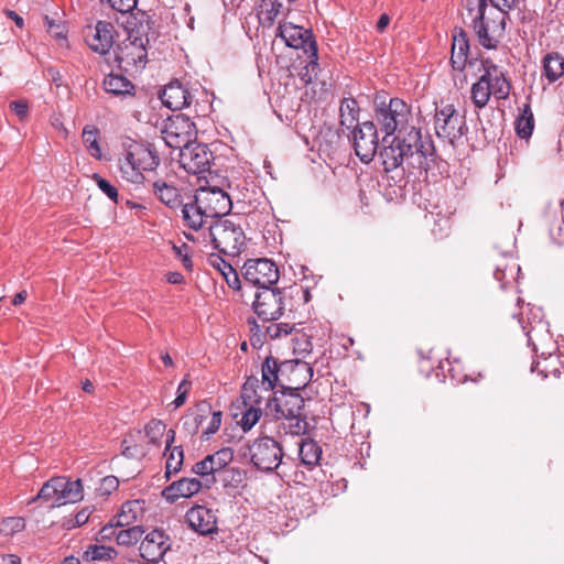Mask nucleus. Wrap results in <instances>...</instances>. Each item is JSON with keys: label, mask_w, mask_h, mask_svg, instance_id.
Instances as JSON below:
<instances>
[{"label": "nucleus", "mask_w": 564, "mask_h": 564, "mask_svg": "<svg viewBox=\"0 0 564 564\" xmlns=\"http://www.w3.org/2000/svg\"><path fill=\"white\" fill-rule=\"evenodd\" d=\"M213 160V152L203 143L194 141L180 150V164L191 174L208 171Z\"/></svg>", "instance_id": "obj_17"}, {"label": "nucleus", "mask_w": 564, "mask_h": 564, "mask_svg": "<svg viewBox=\"0 0 564 564\" xmlns=\"http://www.w3.org/2000/svg\"><path fill=\"white\" fill-rule=\"evenodd\" d=\"M93 180L96 182L98 188L107 195L113 203L119 204L118 188L109 181L104 178L100 174L94 173Z\"/></svg>", "instance_id": "obj_54"}, {"label": "nucleus", "mask_w": 564, "mask_h": 564, "mask_svg": "<svg viewBox=\"0 0 564 564\" xmlns=\"http://www.w3.org/2000/svg\"><path fill=\"white\" fill-rule=\"evenodd\" d=\"M188 246L186 243H182L181 246L173 245V250L175 256L181 259L183 267L191 271L193 268V261L188 256Z\"/></svg>", "instance_id": "obj_60"}, {"label": "nucleus", "mask_w": 564, "mask_h": 564, "mask_svg": "<svg viewBox=\"0 0 564 564\" xmlns=\"http://www.w3.org/2000/svg\"><path fill=\"white\" fill-rule=\"evenodd\" d=\"M215 458L218 459L225 468H228L229 464L234 459V452L229 447H224L215 453Z\"/></svg>", "instance_id": "obj_64"}, {"label": "nucleus", "mask_w": 564, "mask_h": 564, "mask_svg": "<svg viewBox=\"0 0 564 564\" xmlns=\"http://www.w3.org/2000/svg\"><path fill=\"white\" fill-rule=\"evenodd\" d=\"M166 425L161 421L153 419L144 427V432L151 444H159L164 435Z\"/></svg>", "instance_id": "obj_52"}, {"label": "nucleus", "mask_w": 564, "mask_h": 564, "mask_svg": "<svg viewBox=\"0 0 564 564\" xmlns=\"http://www.w3.org/2000/svg\"><path fill=\"white\" fill-rule=\"evenodd\" d=\"M297 368L301 375H306V361L300 359L280 361L281 389H289L292 375Z\"/></svg>", "instance_id": "obj_41"}, {"label": "nucleus", "mask_w": 564, "mask_h": 564, "mask_svg": "<svg viewBox=\"0 0 564 564\" xmlns=\"http://www.w3.org/2000/svg\"><path fill=\"white\" fill-rule=\"evenodd\" d=\"M185 520L188 527L200 535L217 533V517L212 509L196 505L187 510Z\"/></svg>", "instance_id": "obj_20"}, {"label": "nucleus", "mask_w": 564, "mask_h": 564, "mask_svg": "<svg viewBox=\"0 0 564 564\" xmlns=\"http://www.w3.org/2000/svg\"><path fill=\"white\" fill-rule=\"evenodd\" d=\"M469 39L462 28L455 29L452 44L451 65L453 69L463 72L468 63Z\"/></svg>", "instance_id": "obj_25"}, {"label": "nucleus", "mask_w": 564, "mask_h": 564, "mask_svg": "<svg viewBox=\"0 0 564 564\" xmlns=\"http://www.w3.org/2000/svg\"><path fill=\"white\" fill-rule=\"evenodd\" d=\"M313 345L310 338L302 334L293 339L294 354L304 357L312 351Z\"/></svg>", "instance_id": "obj_57"}, {"label": "nucleus", "mask_w": 564, "mask_h": 564, "mask_svg": "<svg viewBox=\"0 0 564 564\" xmlns=\"http://www.w3.org/2000/svg\"><path fill=\"white\" fill-rule=\"evenodd\" d=\"M64 482V477H53L47 480L37 495L33 497L28 505H32L35 501L41 500L42 502L50 503L51 507H59L62 506V501L59 499V490Z\"/></svg>", "instance_id": "obj_30"}, {"label": "nucleus", "mask_w": 564, "mask_h": 564, "mask_svg": "<svg viewBox=\"0 0 564 564\" xmlns=\"http://www.w3.org/2000/svg\"><path fill=\"white\" fill-rule=\"evenodd\" d=\"M101 2H105V0H101ZM106 2L112 10L128 13L137 7L138 0H106Z\"/></svg>", "instance_id": "obj_58"}, {"label": "nucleus", "mask_w": 564, "mask_h": 564, "mask_svg": "<svg viewBox=\"0 0 564 564\" xmlns=\"http://www.w3.org/2000/svg\"><path fill=\"white\" fill-rule=\"evenodd\" d=\"M208 261L224 276L229 288L240 290L241 282L239 275L230 263L217 254H210Z\"/></svg>", "instance_id": "obj_34"}, {"label": "nucleus", "mask_w": 564, "mask_h": 564, "mask_svg": "<svg viewBox=\"0 0 564 564\" xmlns=\"http://www.w3.org/2000/svg\"><path fill=\"white\" fill-rule=\"evenodd\" d=\"M153 194L165 206L176 208L182 206V195L180 191L164 180H155L151 183Z\"/></svg>", "instance_id": "obj_29"}, {"label": "nucleus", "mask_w": 564, "mask_h": 564, "mask_svg": "<svg viewBox=\"0 0 564 564\" xmlns=\"http://www.w3.org/2000/svg\"><path fill=\"white\" fill-rule=\"evenodd\" d=\"M242 275L246 282L259 290L272 288L280 278L278 265L268 258L247 260L242 267Z\"/></svg>", "instance_id": "obj_11"}, {"label": "nucleus", "mask_w": 564, "mask_h": 564, "mask_svg": "<svg viewBox=\"0 0 564 564\" xmlns=\"http://www.w3.org/2000/svg\"><path fill=\"white\" fill-rule=\"evenodd\" d=\"M496 87V83L492 80L486 79L485 77H479L470 88V98L475 108H485L488 105L491 96H494L497 100L507 99L509 97L511 87H506L505 93L501 96L499 95Z\"/></svg>", "instance_id": "obj_21"}, {"label": "nucleus", "mask_w": 564, "mask_h": 564, "mask_svg": "<svg viewBox=\"0 0 564 564\" xmlns=\"http://www.w3.org/2000/svg\"><path fill=\"white\" fill-rule=\"evenodd\" d=\"M280 389L271 398L269 395L267 409L275 419L288 421V430L292 435H303L308 430L305 399L300 391Z\"/></svg>", "instance_id": "obj_2"}, {"label": "nucleus", "mask_w": 564, "mask_h": 564, "mask_svg": "<svg viewBox=\"0 0 564 564\" xmlns=\"http://www.w3.org/2000/svg\"><path fill=\"white\" fill-rule=\"evenodd\" d=\"M9 108L20 120H24L29 115V104L26 100H13L10 102Z\"/></svg>", "instance_id": "obj_62"}, {"label": "nucleus", "mask_w": 564, "mask_h": 564, "mask_svg": "<svg viewBox=\"0 0 564 564\" xmlns=\"http://www.w3.org/2000/svg\"><path fill=\"white\" fill-rule=\"evenodd\" d=\"M221 416L223 414L220 411L213 412L209 424L207 429L203 432L204 438L208 440L210 435L215 434L219 430L221 424Z\"/></svg>", "instance_id": "obj_61"}, {"label": "nucleus", "mask_w": 564, "mask_h": 564, "mask_svg": "<svg viewBox=\"0 0 564 564\" xmlns=\"http://www.w3.org/2000/svg\"><path fill=\"white\" fill-rule=\"evenodd\" d=\"M282 7L279 0H260L259 11L263 20L271 24L280 14Z\"/></svg>", "instance_id": "obj_50"}, {"label": "nucleus", "mask_w": 564, "mask_h": 564, "mask_svg": "<svg viewBox=\"0 0 564 564\" xmlns=\"http://www.w3.org/2000/svg\"><path fill=\"white\" fill-rule=\"evenodd\" d=\"M434 130L440 139L454 144L467 131L465 116L460 115L452 104L436 107L434 115Z\"/></svg>", "instance_id": "obj_7"}, {"label": "nucleus", "mask_w": 564, "mask_h": 564, "mask_svg": "<svg viewBox=\"0 0 564 564\" xmlns=\"http://www.w3.org/2000/svg\"><path fill=\"white\" fill-rule=\"evenodd\" d=\"M252 308L263 323L278 321L285 311L284 292L278 288L258 290Z\"/></svg>", "instance_id": "obj_10"}, {"label": "nucleus", "mask_w": 564, "mask_h": 564, "mask_svg": "<svg viewBox=\"0 0 564 564\" xmlns=\"http://www.w3.org/2000/svg\"><path fill=\"white\" fill-rule=\"evenodd\" d=\"M204 487L203 481L196 478H181L165 487L162 496L170 502L178 498H188L197 494Z\"/></svg>", "instance_id": "obj_24"}, {"label": "nucleus", "mask_w": 564, "mask_h": 564, "mask_svg": "<svg viewBox=\"0 0 564 564\" xmlns=\"http://www.w3.org/2000/svg\"><path fill=\"white\" fill-rule=\"evenodd\" d=\"M299 456L301 463L308 469H312L319 464L322 458V447L316 441L312 438H304L299 444Z\"/></svg>", "instance_id": "obj_33"}, {"label": "nucleus", "mask_w": 564, "mask_h": 564, "mask_svg": "<svg viewBox=\"0 0 564 564\" xmlns=\"http://www.w3.org/2000/svg\"><path fill=\"white\" fill-rule=\"evenodd\" d=\"M197 408L200 413L186 415L183 421V429L186 431L188 435L192 436L197 434L200 424L206 419V414L210 410V406L206 403L198 404Z\"/></svg>", "instance_id": "obj_47"}, {"label": "nucleus", "mask_w": 564, "mask_h": 564, "mask_svg": "<svg viewBox=\"0 0 564 564\" xmlns=\"http://www.w3.org/2000/svg\"><path fill=\"white\" fill-rule=\"evenodd\" d=\"M246 410L242 413L240 421L241 429L247 432L250 431L259 421L262 415V409L260 405L245 406Z\"/></svg>", "instance_id": "obj_51"}, {"label": "nucleus", "mask_w": 564, "mask_h": 564, "mask_svg": "<svg viewBox=\"0 0 564 564\" xmlns=\"http://www.w3.org/2000/svg\"><path fill=\"white\" fill-rule=\"evenodd\" d=\"M352 145L356 155L365 163L373 160L379 141L378 130L372 121L357 123L352 129Z\"/></svg>", "instance_id": "obj_15"}, {"label": "nucleus", "mask_w": 564, "mask_h": 564, "mask_svg": "<svg viewBox=\"0 0 564 564\" xmlns=\"http://www.w3.org/2000/svg\"><path fill=\"white\" fill-rule=\"evenodd\" d=\"M119 487V479L116 476L109 475L104 477L99 486L96 488V492L99 497H108Z\"/></svg>", "instance_id": "obj_56"}, {"label": "nucleus", "mask_w": 564, "mask_h": 564, "mask_svg": "<svg viewBox=\"0 0 564 564\" xmlns=\"http://www.w3.org/2000/svg\"><path fill=\"white\" fill-rule=\"evenodd\" d=\"M149 23H140L135 29L128 32V37L123 40L115 50V59L119 67L124 72H138L145 67L148 61L149 44L148 31Z\"/></svg>", "instance_id": "obj_4"}, {"label": "nucleus", "mask_w": 564, "mask_h": 564, "mask_svg": "<svg viewBox=\"0 0 564 564\" xmlns=\"http://www.w3.org/2000/svg\"><path fill=\"white\" fill-rule=\"evenodd\" d=\"M102 86L105 90L118 98L133 97L135 95V86L127 77L120 74L110 73L104 79Z\"/></svg>", "instance_id": "obj_27"}, {"label": "nucleus", "mask_w": 564, "mask_h": 564, "mask_svg": "<svg viewBox=\"0 0 564 564\" xmlns=\"http://www.w3.org/2000/svg\"><path fill=\"white\" fill-rule=\"evenodd\" d=\"M305 369H306V375H301L300 370L297 368H295L294 375H292L293 378H291V382H290V387H289V389H291L290 391H294V390L301 391L311 381V379L313 377V369L308 362H306Z\"/></svg>", "instance_id": "obj_55"}, {"label": "nucleus", "mask_w": 564, "mask_h": 564, "mask_svg": "<svg viewBox=\"0 0 564 564\" xmlns=\"http://www.w3.org/2000/svg\"><path fill=\"white\" fill-rule=\"evenodd\" d=\"M64 482L59 490V499L62 501V506L66 503H74L83 499V485L82 480L78 478L76 480H70L64 477Z\"/></svg>", "instance_id": "obj_39"}, {"label": "nucleus", "mask_w": 564, "mask_h": 564, "mask_svg": "<svg viewBox=\"0 0 564 564\" xmlns=\"http://www.w3.org/2000/svg\"><path fill=\"white\" fill-rule=\"evenodd\" d=\"M518 0H490L489 4L492 6L498 12L509 14L510 11L517 8Z\"/></svg>", "instance_id": "obj_63"}, {"label": "nucleus", "mask_w": 564, "mask_h": 564, "mask_svg": "<svg viewBox=\"0 0 564 564\" xmlns=\"http://www.w3.org/2000/svg\"><path fill=\"white\" fill-rule=\"evenodd\" d=\"M516 132L521 139H529L534 129V118L529 104H525L522 113L516 120Z\"/></svg>", "instance_id": "obj_42"}, {"label": "nucleus", "mask_w": 564, "mask_h": 564, "mask_svg": "<svg viewBox=\"0 0 564 564\" xmlns=\"http://www.w3.org/2000/svg\"><path fill=\"white\" fill-rule=\"evenodd\" d=\"M480 63L484 70L480 77H485L486 79L496 83V88L500 96L505 93L506 87H511V83L507 78L506 74L499 68L497 64L494 63L491 58H482Z\"/></svg>", "instance_id": "obj_32"}, {"label": "nucleus", "mask_w": 564, "mask_h": 564, "mask_svg": "<svg viewBox=\"0 0 564 564\" xmlns=\"http://www.w3.org/2000/svg\"><path fill=\"white\" fill-rule=\"evenodd\" d=\"M520 272V265L516 262H503L497 264L494 276L500 282V286L505 289L511 281L516 280V275Z\"/></svg>", "instance_id": "obj_43"}, {"label": "nucleus", "mask_w": 564, "mask_h": 564, "mask_svg": "<svg viewBox=\"0 0 564 564\" xmlns=\"http://www.w3.org/2000/svg\"><path fill=\"white\" fill-rule=\"evenodd\" d=\"M196 134L195 123L183 113L169 117L162 129V138L165 144L172 149L182 150L195 141Z\"/></svg>", "instance_id": "obj_9"}, {"label": "nucleus", "mask_w": 564, "mask_h": 564, "mask_svg": "<svg viewBox=\"0 0 564 564\" xmlns=\"http://www.w3.org/2000/svg\"><path fill=\"white\" fill-rule=\"evenodd\" d=\"M160 99L169 109L182 110L191 107L193 102V95L178 80H173L164 87L160 95Z\"/></svg>", "instance_id": "obj_22"}, {"label": "nucleus", "mask_w": 564, "mask_h": 564, "mask_svg": "<svg viewBox=\"0 0 564 564\" xmlns=\"http://www.w3.org/2000/svg\"><path fill=\"white\" fill-rule=\"evenodd\" d=\"M532 372H538L543 378L553 376L554 378H561L564 375V355L558 352L533 359L531 366Z\"/></svg>", "instance_id": "obj_26"}, {"label": "nucleus", "mask_w": 564, "mask_h": 564, "mask_svg": "<svg viewBox=\"0 0 564 564\" xmlns=\"http://www.w3.org/2000/svg\"><path fill=\"white\" fill-rule=\"evenodd\" d=\"M183 219L189 228L198 230L203 227L207 213H204V208H199V204H196V197L192 203L182 205Z\"/></svg>", "instance_id": "obj_37"}, {"label": "nucleus", "mask_w": 564, "mask_h": 564, "mask_svg": "<svg viewBox=\"0 0 564 564\" xmlns=\"http://www.w3.org/2000/svg\"><path fill=\"white\" fill-rule=\"evenodd\" d=\"M379 155L386 172L401 167L404 162L409 167L427 172L436 149L431 137L423 138L421 129L410 122L395 131L389 144L383 143Z\"/></svg>", "instance_id": "obj_1"}, {"label": "nucleus", "mask_w": 564, "mask_h": 564, "mask_svg": "<svg viewBox=\"0 0 564 564\" xmlns=\"http://www.w3.org/2000/svg\"><path fill=\"white\" fill-rule=\"evenodd\" d=\"M143 534L144 529L141 525L120 528L117 533V544L123 546L134 545L141 540Z\"/></svg>", "instance_id": "obj_45"}, {"label": "nucleus", "mask_w": 564, "mask_h": 564, "mask_svg": "<svg viewBox=\"0 0 564 564\" xmlns=\"http://www.w3.org/2000/svg\"><path fill=\"white\" fill-rule=\"evenodd\" d=\"M543 74L549 83L556 82L564 75V57L557 52L547 53L543 57Z\"/></svg>", "instance_id": "obj_36"}, {"label": "nucleus", "mask_w": 564, "mask_h": 564, "mask_svg": "<svg viewBox=\"0 0 564 564\" xmlns=\"http://www.w3.org/2000/svg\"><path fill=\"white\" fill-rule=\"evenodd\" d=\"M120 528L121 527L117 525V521L116 522L111 521L110 523L104 525L98 533L99 538L97 539V542L107 541V540L111 541L113 539L117 541V533Z\"/></svg>", "instance_id": "obj_59"}, {"label": "nucleus", "mask_w": 564, "mask_h": 564, "mask_svg": "<svg viewBox=\"0 0 564 564\" xmlns=\"http://www.w3.org/2000/svg\"><path fill=\"white\" fill-rule=\"evenodd\" d=\"M214 248L220 253L236 257L246 246V235L240 225L229 219H217L209 227Z\"/></svg>", "instance_id": "obj_6"}, {"label": "nucleus", "mask_w": 564, "mask_h": 564, "mask_svg": "<svg viewBox=\"0 0 564 564\" xmlns=\"http://www.w3.org/2000/svg\"><path fill=\"white\" fill-rule=\"evenodd\" d=\"M84 554L86 555V558L89 557L96 563H108L117 557L118 552L112 546L96 543L89 544L87 549L84 551Z\"/></svg>", "instance_id": "obj_40"}, {"label": "nucleus", "mask_w": 564, "mask_h": 564, "mask_svg": "<svg viewBox=\"0 0 564 564\" xmlns=\"http://www.w3.org/2000/svg\"><path fill=\"white\" fill-rule=\"evenodd\" d=\"M143 500H130L126 501L121 506V510L116 517L117 525L126 528L133 525L140 517L143 514Z\"/></svg>", "instance_id": "obj_31"}, {"label": "nucleus", "mask_w": 564, "mask_h": 564, "mask_svg": "<svg viewBox=\"0 0 564 564\" xmlns=\"http://www.w3.org/2000/svg\"><path fill=\"white\" fill-rule=\"evenodd\" d=\"M116 33L112 23L98 21L94 28H87L85 41L94 52L104 55L112 47Z\"/></svg>", "instance_id": "obj_19"}, {"label": "nucleus", "mask_w": 564, "mask_h": 564, "mask_svg": "<svg viewBox=\"0 0 564 564\" xmlns=\"http://www.w3.org/2000/svg\"><path fill=\"white\" fill-rule=\"evenodd\" d=\"M171 549V539L162 529H153L141 541L139 551L143 560L158 563Z\"/></svg>", "instance_id": "obj_18"}, {"label": "nucleus", "mask_w": 564, "mask_h": 564, "mask_svg": "<svg viewBox=\"0 0 564 564\" xmlns=\"http://www.w3.org/2000/svg\"><path fill=\"white\" fill-rule=\"evenodd\" d=\"M249 454L253 466L264 473L275 470L284 455L280 443L269 436L257 438L249 445Z\"/></svg>", "instance_id": "obj_8"}, {"label": "nucleus", "mask_w": 564, "mask_h": 564, "mask_svg": "<svg viewBox=\"0 0 564 564\" xmlns=\"http://www.w3.org/2000/svg\"><path fill=\"white\" fill-rule=\"evenodd\" d=\"M124 147V163L120 166L121 172L130 175V180L134 183L149 182L142 172H154L161 163L155 143L131 140Z\"/></svg>", "instance_id": "obj_3"}, {"label": "nucleus", "mask_w": 564, "mask_h": 564, "mask_svg": "<svg viewBox=\"0 0 564 564\" xmlns=\"http://www.w3.org/2000/svg\"><path fill=\"white\" fill-rule=\"evenodd\" d=\"M264 391L257 377H248L241 388L240 398L245 406L260 405L262 402L261 392Z\"/></svg>", "instance_id": "obj_35"}, {"label": "nucleus", "mask_w": 564, "mask_h": 564, "mask_svg": "<svg viewBox=\"0 0 564 564\" xmlns=\"http://www.w3.org/2000/svg\"><path fill=\"white\" fill-rule=\"evenodd\" d=\"M376 119L380 126V130L384 132L382 143H388V139L395 131L403 128L413 120L411 107L401 98H390L388 102L381 100L376 101L375 109Z\"/></svg>", "instance_id": "obj_5"}, {"label": "nucleus", "mask_w": 564, "mask_h": 564, "mask_svg": "<svg viewBox=\"0 0 564 564\" xmlns=\"http://www.w3.org/2000/svg\"><path fill=\"white\" fill-rule=\"evenodd\" d=\"M261 386L264 392L271 393L276 387L281 389L280 360L268 356L261 365Z\"/></svg>", "instance_id": "obj_28"}, {"label": "nucleus", "mask_w": 564, "mask_h": 564, "mask_svg": "<svg viewBox=\"0 0 564 564\" xmlns=\"http://www.w3.org/2000/svg\"><path fill=\"white\" fill-rule=\"evenodd\" d=\"M246 479V471L238 467H228L225 471L218 477L224 485V487H232L237 488L240 484H242Z\"/></svg>", "instance_id": "obj_48"}, {"label": "nucleus", "mask_w": 564, "mask_h": 564, "mask_svg": "<svg viewBox=\"0 0 564 564\" xmlns=\"http://www.w3.org/2000/svg\"><path fill=\"white\" fill-rule=\"evenodd\" d=\"M99 129L94 124H87L83 129L82 138L83 142L89 151L90 155L95 159L101 158V150L99 147Z\"/></svg>", "instance_id": "obj_44"}, {"label": "nucleus", "mask_w": 564, "mask_h": 564, "mask_svg": "<svg viewBox=\"0 0 564 564\" xmlns=\"http://www.w3.org/2000/svg\"><path fill=\"white\" fill-rule=\"evenodd\" d=\"M247 322L248 325L250 326V332L252 333L251 343L253 346H256L258 343H262L261 335H263L264 337H269L271 339H276L290 335L294 329V324L272 323L268 326H264L263 333L261 326L257 323L256 318L249 317Z\"/></svg>", "instance_id": "obj_23"}, {"label": "nucleus", "mask_w": 564, "mask_h": 564, "mask_svg": "<svg viewBox=\"0 0 564 564\" xmlns=\"http://www.w3.org/2000/svg\"><path fill=\"white\" fill-rule=\"evenodd\" d=\"M359 105L354 98H344L339 107L340 126L347 130L354 128L355 122L358 121Z\"/></svg>", "instance_id": "obj_38"}, {"label": "nucleus", "mask_w": 564, "mask_h": 564, "mask_svg": "<svg viewBox=\"0 0 564 564\" xmlns=\"http://www.w3.org/2000/svg\"><path fill=\"white\" fill-rule=\"evenodd\" d=\"M192 471L202 477L200 481H203L206 488H210L217 481V478L213 476V469L208 464L207 456L194 464Z\"/></svg>", "instance_id": "obj_49"}, {"label": "nucleus", "mask_w": 564, "mask_h": 564, "mask_svg": "<svg viewBox=\"0 0 564 564\" xmlns=\"http://www.w3.org/2000/svg\"><path fill=\"white\" fill-rule=\"evenodd\" d=\"M25 528V521L21 517L6 518L0 523V533L6 536L21 532Z\"/></svg>", "instance_id": "obj_53"}, {"label": "nucleus", "mask_w": 564, "mask_h": 564, "mask_svg": "<svg viewBox=\"0 0 564 564\" xmlns=\"http://www.w3.org/2000/svg\"><path fill=\"white\" fill-rule=\"evenodd\" d=\"M529 325V328L523 326V329L528 337V344L532 347L535 355V359L540 357L545 358L547 355L550 356L551 354L560 351L558 344L550 332L547 323L536 321Z\"/></svg>", "instance_id": "obj_16"}, {"label": "nucleus", "mask_w": 564, "mask_h": 564, "mask_svg": "<svg viewBox=\"0 0 564 564\" xmlns=\"http://www.w3.org/2000/svg\"><path fill=\"white\" fill-rule=\"evenodd\" d=\"M196 204L204 208L207 217L221 219L232 207L230 196L219 186H200L196 193Z\"/></svg>", "instance_id": "obj_14"}, {"label": "nucleus", "mask_w": 564, "mask_h": 564, "mask_svg": "<svg viewBox=\"0 0 564 564\" xmlns=\"http://www.w3.org/2000/svg\"><path fill=\"white\" fill-rule=\"evenodd\" d=\"M164 456L166 457L165 476L170 478L171 475L181 470L184 462V452L182 446H174L169 452L164 451Z\"/></svg>", "instance_id": "obj_46"}, {"label": "nucleus", "mask_w": 564, "mask_h": 564, "mask_svg": "<svg viewBox=\"0 0 564 564\" xmlns=\"http://www.w3.org/2000/svg\"><path fill=\"white\" fill-rule=\"evenodd\" d=\"M509 14L499 12L495 19H487L486 12L480 17V11L477 9V14L473 20V29L477 35L479 44L487 50H495L498 46L499 37H501L506 30V20Z\"/></svg>", "instance_id": "obj_13"}, {"label": "nucleus", "mask_w": 564, "mask_h": 564, "mask_svg": "<svg viewBox=\"0 0 564 564\" xmlns=\"http://www.w3.org/2000/svg\"><path fill=\"white\" fill-rule=\"evenodd\" d=\"M280 36L288 46L303 50V53L307 56L308 65L317 66V43L312 30L288 23L280 26Z\"/></svg>", "instance_id": "obj_12"}]
</instances>
